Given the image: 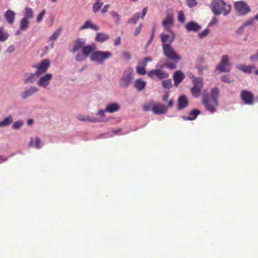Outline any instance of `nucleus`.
I'll use <instances>...</instances> for the list:
<instances>
[{"mask_svg":"<svg viewBox=\"0 0 258 258\" xmlns=\"http://www.w3.org/2000/svg\"><path fill=\"white\" fill-rule=\"evenodd\" d=\"M211 9L215 15H227L231 11V6L227 5L223 0H214L211 4Z\"/></svg>","mask_w":258,"mask_h":258,"instance_id":"obj_1","label":"nucleus"},{"mask_svg":"<svg viewBox=\"0 0 258 258\" xmlns=\"http://www.w3.org/2000/svg\"><path fill=\"white\" fill-rule=\"evenodd\" d=\"M174 38L175 34H173L169 41V43L162 44V47L163 54L168 59L177 62L181 59V57L171 46V44L174 41Z\"/></svg>","mask_w":258,"mask_h":258,"instance_id":"obj_2","label":"nucleus"},{"mask_svg":"<svg viewBox=\"0 0 258 258\" xmlns=\"http://www.w3.org/2000/svg\"><path fill=\"white\" fill-rule=\"evenodd\" d=\"M112 56L110 51H94L90 57L92 61L96 62L99 64H103L104 61Z\"/></svg>","mask_w":258,"mask_h":258,"instance_id":"obj_3","label":"nucleus"},{"mask_svg":"<svg viewBox=\"0 0 258 258\" xmlns=\"http://www.w3.org/2000/svg\"><path fill=\"white\" fill-rule=\"evenodd\" d=\"M189 78L192 79L193 87L191 92L195 97H199L200 95L201 90L203 87V79L202 78H197L192 74H191Z\"/></svg>","mask_w":258,"mask_h":258,"instance_id":"obj_4","label":"nucleus"},{"mask_svg":"<svg viewBox=\"0 0 258 258\" xmlns=\"http://www.w3.org/2000/svg\"><path fill=\"white\" fill-rule=\"evenodd\" d=\"M133 70L131 68H126L123 72L120 80L119 85L121 87L126 88L130 84L133 79Z\"/></svg>","mask_w":258,"mask_h":258,"instance_id":"obj_5","label":"nucleus"},{"mask_svg":"<svg viewBox=\"0 0 258 258\" xmlns=\"http://www.w3.org/2000/svg\"><path fill=\"white\" fill-rule=\"evenodd\" d=\"M229 57L227 55H223L220 62L217 66L216 69L221 72H229L231 70Z\"/></svg>","mask_w":258,"mask_h":258,"instance_id":"obj_6","label":"nucleus"},{"mask_svg":"<svg viewBox=\"0 0 258 258\" xmlns=\"http://www.w3.org/2000/svg\"><path fill=\"white\" fill-rule=\"evenodd\" d=\"M50 66V61L48 59H43L39 64L33 66V67L37 69L36 74L39 77L41 74L45 73Z\"/></svg>","mask_w":258,"mask_h":258,"instance_id":"obj_7","label":"nucleus"},{"mask_svg":"<svg viewBox=\"0 0 258 258\" xmlns=\"http://www.w3.org/2000/svg\"><path fill=\"white\" fill-rule=\"evenodd\" d=\"M234 6L239 15H244L250 11L249 7L243 1L235 2Z\"/></svg>","mask_w":258,"mask_h":258,"instance_id":"obj_8","label":"nucleus"},{"mask_svg":"<svg viewBox=\"0 0 258 258\" xmlns=\"http://www.w3.org/2000/svg\"><path fill=\"white\" fill-rule=\"evenodd\" d=\"M202 101L207 110L212 113H214L215 111V107L218 105V103L215 104L213 100L210 99L208 95H203Z\"/></svg>","mask_w":258,"mask_h":258,"instance_id":"obj_9","label":"nucleus"},{"mask_svg":"<svg viewBox=\"0 0 258 258\" xmlns=\"http://www.w3.org/2000/svg\"><path fill=\"white\" fill-rule=\"evenodd\" d=\"M240 97L244 104L247 105L253 104L254 96L251 92L242 90L240 93Z\"/></svg>","mask_w":258,"mask_h":258,"instance_id":"obj_10","label":"nucleus"},{"mask_svg":"<svg viewBox=\"0 0 258 258\" xmlns=\"http://www.w3.org/2000/svg\"><path fill=\"white\" fill-rule=\"evenodd\" d=\"M148 75L152 79L157 77L159 80H162L169 77L168 73H165L160 69L152 70L148 73Z\"/></svg>","mask_w":258,"mask_h":258,"instance_id":"obj_11","label":"nucleus"},{"mask_svg":"<svg viewBox=\"0 0 258 258\" xmlns=\"http://www.w3.org/2000/svg\"><path fill=\"white\" fill-rule=\"evenodd\" d=\"M173 16L172 14L168 13L166 15V18L162 22V25L165 30L170 32L172 35L173 36L174 33L170 29V27L173 25Z\"/></svg>","mask_w":258,"mask_h":258,"instance_id":"obj_12","label":"nucleus"},{"mask_svg":"<svg viewBox=\"0 0 258 258\" xmlns=\"http://www.w3.org/2000/svg\"><path fill=\"white\" fill-rule=\"evenodd\" d=\"M167 107L160 103H155L152 108V111L155 114H162L166 113Z\"/></svg>","mask_w":258,"mask_h":258,"instance_id":"obj_13","label":"nucleus"},{"mask_svg":"<svg viewBox=\"0 0 258 258\" xmlns=\"http://www.w3.org/2000/svg\"><path fill=\"white\" fill-rule=\"evenodd\" d=\"M86 43L85 39H83L82 38H77L74 42L73 44V48L70 50V51L72 53H75L80 50V49H83Z\"/></svg>","mask_w":258,"mask_h":258,"instance_id":"obj_14","label":"nucleus"},{"mask_svg":"<svg viewBox=\"0 0 258 258\" xmlns=\"http://www.w3.org/2000/svg\"><path fill=\"white\" fill-rule=\"evenodd\" d=\"M52 78V74L48 73L40 78L37 84L40 87H46L50 84Z\"/></svg>","mask_w":258,"mask_h":258,"instance_id":"obj_15","label":"nucleus"},{"mask_svg":"<svg viewBox=\"0 0 258 258\" xmlns=\"http://www.w3.org/2000/svg\"><path fill=\"white\" fill-rule=\"evenodd\" d=\"M188 105V101L185 95L180 96L177 101V107L178 110H182Z\"/></svg>","mask_w":258,"mask_h":258,"instance_id":"obj_16","label":"nucleus"},{"mask_svg":"<svg viewBox=\"0 0 258 258\" xmlns=\"http://www.w3.org/2000/svg\"><path fill=\"white\" fill-rule=\"evenodd\" d=\"M184 78V75L181 71L175 72L173 75L174 86H177Z\"/></svg>","mask_w":258,"mask_h":258,"instance_id":"obj_17","label":"nucleus"},{"mask_svg":"<svg viewBox=\"0 0 258 258\" xmlns=\"http://www.w3.org/2000/svg\"><path fill=\"white\" fill-rule=\"evenodd\" d=\"M96 49V45L95 44H92L89 45L85 46L83 47L82 49V53L84 54V56L86 57H88L89 54L92 52L95 51Z\"/></svg>","mask_w":258,"mask_h":258,"instance_id":"obj_18","label":"nucleus"},{"mask_svg":"<svg viewBox=\"0 0 258 258\" xmlns=\"http://www.w3.org/2000/svg\"><path fill=\"white\" fill-rule=\"evenodd\" d=\"M185 28L188 31L197 32L201 29V27L196 22H190L186 24Z\"/></svg>","mask_w":258,"mask_h":258,"instance_id":"obj_19","label":"nucleus"},{"mask_svg":"<svg viewBox=\"0 0 258 258\" xmlns=\"http://www.w3.org/2000/svg\"><path fill=\"white\" fill-rule=\"evenodd\" d=\"M38 91V89L37 88L32 86L24 91L21 94V97L23 99H26V98L31 96L32 94L36 93Z\"/></svg>","mask_w":258,"mask_h":258,"instance_id":"obj_20","label":"nucleus"},{"mask_svg":"<svg viewBox=\"0 0 258 258\" xmlns=\"http://www.w3.org/2000/svg\"><path fill=\"white\" fill-rule=\"evenodd\" d=\"M219 95V89L217 87H214L211 90L210 95H209L210 97V99L213 100L215 104H217Z\"/></svg>","mask_w":258,"mask_h":258,"instance_id":"obj_21","label":"nucleus"},{"mask_svg":"<svg viewBox=\"0 0 258 258\" xmlns=\"http://www.w3.org/2000/svg\"><path fill=\"white\" fill-rule=\"evenodd\" d=\"M77 119L80 121H89L91 122H97L99 120L96 117H91L88 115H78L77 117Z\"/></svg>","mask_w":258,"mask_h":258,"instance_id":"obj_22","label":"nucleus"},{"mask_svg":"<svg viewBox=\"0 0 258 258\" xmlns=\"http://www.w3.org/2000/svg\"><path fill=\"white\" fill-rule=\"evenodd\" d=\"M5 17L9 24H12L15 19V13L11 10H8L5 14Z\"/></svg>","mask_w":258,"mask_h":258,"instance_id":"obj_23","label":"nucleus"},{"mask_svg":"<svg viewBox=\"0 0 258 258\" xmlns=\"http://www.w3.org/2000/svg\"><path fill=\"white\" fill-rule=\"evenodd\" d=\"M134 86L139 91L144 90L146 86V82L141 79H138L135 81Z\"/></svg>","mask_w":258,"mask_h":258,"instance_id":"obj_24","label":"nucleus"},{"mask_svg":"<svg viewBox=\"0 0 258 258\" xmlns=\"http://www.w3.org/2000/svg\"><path fill=\"white\" fill-rule=\"evenodd\" d=\"M88 28H91L95 31H97L99 29V27L94 25L90 20L86 21L85 23L80 27V29L82 30Z\"/></svg>","mask_w":258,"mask_h":258,"instance_id":"obj_25","label":"nucleus"},{"mask_svg":"<svg viewBox=\"0 0 258 258\" xmlns=\"http://www.w3.org/2000/svg\"><path fill=\"white\" fill-rule=\"evenodd\" d=\"M120 108L119 105L117 103H110L107 105L105 111L109 113H113L117 111Z\"/></svg>","mask_w":258,"mask_h":258,"instance_id":"obj_26","label":"nucleus"},{"mask_svg":"<svg viewBox=\"0 0 258 258\" xmlns=\"http://www.w3.org/2000/svg\"><path fill=\"white\" fill-rule=\"evenodd\" d=\"M109 38V36L104 33H98L95 37V40L98 42H102L107 40Z\"/></svg>","mask_w":258,"mask_h":258,"instance_id":"obj_27","label":"nucleus"},{"mask_svg":"<svg viewBox=\"0 0 258 258\" xmlns=\"http://www.w3.org/2000/svg\"><path fill=\"white\" fill-rule=\"evenodd\" d=\"M13 117L11 115L5 117L3 120L0 121V127L9 126L13 122Z\"/></svg>","mask_w":258,"mask_h":258,"instance_id":"obj_28","label":"nucleus"},{"mask_svg":"<svg viewBox=\"0 0 258 258\" xmlns=\"http://www.w3.org/2000/svg\"><path fill=\"white\" fill-rule=\"evenodd\" d=\"M238 69L245 73L250 74L255 69V67L253 65H240L238 67Z\"/></svg>","mask_w":258,"mask_h":258,"instance_id":"obj_29","label":"nucleus"},{"mask_svg":"<svg viewBox=\"0 0 258 258\" xmlns=\"http://www.w3.org/2000/svg\"><path fill=\"white\" fill-rule=\"evenodd\" d=\"M34 17V13L33 10L29 7H26L25 8L24 17L23 18L26 19L27 20L32 19Z\"/></svg>","mask_w":258,"mask_h":258,"instance_id":"obj_30","label":"nucleus"},{"mask_svg":"<svg viewBox=\"0 0 258 258\" xmlns=\"http://www.w3.org/2000/svg\"><path fill=\"white\" fill-rule=\"evenodd\" d=\"M30 22L26 19L22 18L20 21V29L22 31H25L29 28Z\"/></svg>","mask_w":258,"mask_h":258,"instance_id":"obj_31","label":"nucleus"},{"mask_svg":"<svg viewBox=\"0 0 258 258\" xmlns=\"http://www.w3.org/2000/svg\"><path fill=\"white\" fill-rule=\"evenodd\" d=\"M103 5V3L99 1L95 3L93 6L92 10L95 13L98 12Z\"/></svg>","mask_w":258,"mask_h":258,"instance_id":"obj_32","label":"nucleus"},{"mask_svg":"<svg viewBox=\"0 0 258 258\" xmlns=\"http://www.w3.org/2000/svg\"><path fill=\"white\" fill-rule=\"evenodd\" d=\"M161 37V41L162 42V44H168L169 41L171 39V37H170L169 35L165 34L163 33H162L160 35Z\"/></svg>","mask_w":258,"mask_h":258,"instance_id":"obj_33","label":"nucleus"},{"mask_svg":"<svg viewBox=\"0 0 258 258\" xmlns=\"http://www.w3.org/2000/svg\"><path fill=\"white\" fill-rule=\"evenodd\" d=\"M140 18V14L139 13H136L133 17L127 21L128 23H133L134 24H136L138 21L139 20Z\"/></svg>","mask_w":258,"mask_h":258,"instance_id":"obj_34","label":"nucleus"},{"mask_svg":"<svg viewBox=\"0 0 258 258\" xmlns=\"http://www.w3.org/2000/svg\"><path fill=\"white\" fill-rule=\"evenodd\" d=\"M35 76H36V72L34 74L31 73L28 75L26 78L24 80L25 83H32L33 82Z\"/></svg>","mask_w":258,"mask_h":258,"instance_id":"obj_35","label":"nucleus"},{"mask_svg":"<svg viewBox=\"0 0 258 258\" xmlns=\"http://www.w3.org/2000/svg\"><path fill=\"white\" fill-rule=\"evenodd\" d=\"M62 31V29L61 28H58L53 33V34L50 36V39L54 41L59 36L60 34L61 33Z\"/></svg>","mask_w":258,"mask_h":258,"instance_id":"obj_36","label":"nucleus"},{"mask_svg":"<svg viewBox=\"0 0 258 258\" xmlns=\"http://www.w3.org/2000/svg\"><path fill=\"white\" fill-rule=\"evenodd\" d=\"M162 86L165 89H170L172 87V84L171 79L164 80L162 82Z\"/></svg>","mask_w":258,"mask_h":258,"instance_id":"obj_37","label":"nucleus"},{"mask_svg":"<svg viewBox=\"0 0 258 258\" xmlns=\"http://www.w3.org/2000/svg\"><path fill=\"white\" fill-rule=\"evenodd\" d=\"M178 20L181 23H184L185 22V16L183 11H180L178 12Z\"/></svg>","mask_w":258,"mask_h":258,"instance_id":"obj_38","label":"nucleus"},{"mask_svg":"<svg viewBox=\"0 0 258 258\" xmlns=\"http://www.w3.org/2000/svg\"><path fill=\"white\" fill-rule=\"evenodd\" d=\"M154 104V103H153V102H151V103H149L145 104L143 106V110L144 111H149L150 110H152V107H153Z\"/></svg>","mask_w":258,"mask_h":258,"instance_id":"obj_39","label":"nucleus"},{"mask_svg":"<svg viewBox=\"0 0 258 258\" xmlns=\"http://www.w3.org/2000/svg\"><path fill=\"white\" fill-rule=\"evenodd\" d=\"M166 67V68L169 69H174L176 68V66L172 62H165L164 63L162 66V67Z\"/></svg>","mask_w":258,"mask_h":258,"instance_id":"obj_40","label":"nucleus"},{"mask_svg":"<svg viewBox=\"0 0 258 258\" xmlns=\"http://www.w3.org/2000/svg\"><path fill=\"white\" fill-rule=\"evenodd\" d=\"M87 57L85 56L83 53H78L76 56V60L77 61H82L84 60Z\"/></svg>","mask_w":258,"mask_h":258,"instance_id":"obj_41","label":"nucleus"},{"mask_svg":"<svg viewBox=\"0 0 258 258\" xmlns=\"http://www.w3.org/2000/svg\"><path fill=\"white\" fill-rule=\"evenodd\" d=\"M111 15L113 17L114 19H115V23L116 24H118L120 21V17L118 14L115 12V11H112L110 13Z\"/></svg>","mask_w":258,"mask_h":258,"instance_id":"obj_42","label":"nucleus"},{"mask_svg":"<svg viewBox=\"0 0 258 258\" xmlns=\"http://www.w3.org/2000/svg\"><path fill=\"white\" fill-rule=\"evenodd\" d=\"M23 124V122L21 120L16 121L12 126L13 128L15 130L19 129Z\"/></svg>","mask_w":258,"mask_h":258,"instance_id":"obj_43","label":"nucleus"},{"mask_svg":"<svg viewBox=\"0 0 258 258\" xmlns=\"http://www.w3.org/2000/svg\"><path fill=\"white\" fill-rule=\"evenodd\" d=\"M46 14V11L44 10L40 13L38 14L36 18V21L38 23H40L43 20L44 15Z\"/></svg>","mask_w":258,"mask_h":258,"instance_id":"obj_44","label":"nucleus"},{"mask_svg":"<svg viewBox=\"0 0 258 258\" xmlns=\"http://www.w3.org/2000/svg\"><path fill=\"white\" fill-rule=\"evenodd\" d=\"M221 80L223 82L230 83L233 82V80H231L229 75H224L221 78Z\"/></svg>","mask_w":258,"mask_h":258,"instance_id":"obj_45","label":"nucleus"},{"mask_svg":"<svg viewBox=\"0 0 258 258\" xmlns=\"http://www.w3.org/2000/svg\"><path fill=\"white\" fill-rule=\"evenodd\" d=\"M200 113V111L199 109H195L191 110L189 114L190 115H194V117H192V119L194 120L196 118L197 116Z\"/></svg>","mask_w":258,"mask_h":258,"instance_id":"obj_46","label":"nucleus"},{"mask_svg":"<svg viewBox=\"0 0 258 258\" xmlns=\"http://www.w3.org/2000/svg\"><path fill=\"white\" fill-rule=\"evenodd\" d=\"M144 67L145 66H144L143 67H137V73L140 74V75H145L146 73V70H145Z\"/></svg>","mask_w":258,"mask_h":258,"instance_id":"obj_47","label":"nucleus"},{"mask_svg":"<svg viewBox=\"0 0 258 258\" xmlns=\"http://www.w3.org/2000/svg\"><path fill=\"white\" fill-rule=\"evenodd\" d=\"M186 3L187 6L189 8H192L197 4L196 0H186Z\"/></svg>","mask_w":258,"mask_h":258,"instance_id":"obj_48","label":"nucleus"},{"mask_svg":"<svg viewBox=\"0 0 258 258\" xmlns=\"http://www.w3.org/2000/svg\"><path fill=\"white\" fill-rule=\"evenodd\" d=\"M254 24V19H250L245 22L242 25L245 28L247 26L253 25Z\"/></svg>","mask_w":258,"mask_h":258,"instance_id":"obj_49","label":"nucleus"},{"mask_svg":"<svg viewBox=\"0 0 258 258\" xmlns=\"http://www.w3.org/2000/svg\"><path fill=\"white\" fill-rule=\"evenodd\" d=\"M8 38V36L3 32L2 29H0V41H4Z\"/></svg>","mask_w":258,"mask_h":258,"instance_id":"obj_50","label":"nucleus"},{"mask_svg":"<svg viewBox=\"0 0 258 258\" xmlns=\"http://www.w3.org/2000/svg\"><path fill=\"white\" fill-rule=\"evenodd\" d=\"M209 32V30L208 29H206L199 34V36L201 38H204L208 34Z\"/></svg>","mask_w":258,"mask_h":258,"instance_id":"obj_51","label":"nucleus"},{"mask_svg":"<svg viewBox=\"0 0 258 258\" xmlns=\"http://www.w3.org/2000/svg\"><path fill=\"white\" fill-rule=\"evenodd\" d=\"M35 148L37 149L40 148L41 139L39 137L35 138Z\"/></svg>","mask_w":258,"mask_h":258,"instance_id":"obj_52","label":"nucleus"},{"mask_svg":"<svg viewBox=\"0 0 258 258\" xmlns=\"http://www.w3.org/2000/svg\"><path fill=\"white\" fill-rule=\"evenodd\" d=\"M142 27H143V25L140 24V25L136 29V30L135 31L134 36H136L140 33L141 30L142 29Z\"/></svg>","mask_w":258,"mask_h":258,"instance_id":"obj_53","label":"nucleus"},{"mask_svg":"<svg viewBox=\"0 0 258 258\" xmlns=\"http://www.w3.org/2000/svg\"><path fill=\"white\" fill-rule=\"evenodd\" d=\"M244 28H245L244 26L243 25H242L236 31V34L237 35H241L243 33Z\"/></svg>","mask_w":258,"mask_h":258,"instance_id":"obj_54","label":"nucleus"},{"mask_svg":"<svg viewBox=\"0 0 258 258\" xmlns=\"http://www.w3.org/2000/svg\"><path fill=\"white\" fill-rule=\"evenodd\" d=\"M250 59L251 61H258V49L255 54L250 56Z\"/></svg>","mask_w":258,"mask_h":258,"instance_id":"obj_55","label":"nucleus"},{"mask_svg":"<svg viewBox=\"0 0 258 258\" xmlns=\"http://www.w3.org/2000/svg\"><path fill=\"white\" fill-rule=\"evenodd\" d=\"M123 56L126 60H130L131 58V55L128 52H124L123 53Z\"/></svg>","mask_w":258,"mask_h":258,"instance_id":"obj_56","label":"nucleus"},{"mask_svg":"<svg viewBox=\"0 0 258 258\" xmlns=\"http://www.w3.org/2000/svg\"><path fill=\"white\" fill-rule=\"evenodd\" d=\"M109 7L110 6L108 4L105 5L103 8L101 10L102 14H104L105 13H106L108 11Z\"/></svg>","mask_w":258,"mask_h":258,"instance_id":"obj_57","label":"nucleus"},{"mask_svg":"<svg viewBox=\"0 0 258 258\" xmlns=\"http://www.w3.org/2000/svg\"><path fill=\"white\" fill-rule=\"evenodd\" d=\"M121 43V38L120 37H117L114 40V45L115 46H118L120 45Z\"/></svg>","mask_w":258,"mask_h":258,"instance_id":"obj_58","label":"nucleus"},{"mask_svg":"<svg viewBox=\"0 0 258 258\" xmlns=\"http://www.w3.org/2000/svg\"><path fill=\"white\" fill-rule=\"evenodd\" d=\"M168 98H169V94L167 93L163 96L162 100L164 101H167L169 100Z\"/></svg>","mask_w":258,"mask_h":258,"instance_id":"obj_59","label":"nucleus"},{"mask_svg":"<svg viewBox=\"0 0 258 258\" xmlns=\"http://www.w3.org/2000/svg\"><path fill=\"white\" fill-rule=\"evenodd\" d=\"M151 60H152V59L150 57H145L144 59V66H146L147 65V62L148 61H150Z\"/></svg>","mask_w":258,"mask_h":258,"instance_id":"obj_60","label":"nucleus"},{"mask_svg":"<svg viewBox=\"0 0 258 258\" xmlns=\"http://www.w3.org/2000/svg\"><path fill=\"white\" fill-rule=\"evenodd\" d=\"M105 111H106L105 110H102V109H100V110H99L98 111L97 114L98 115H100L101 116H103L104 115V114H105Z\"/></svg>","mask_w":258,"mask_h":258,"instance_id":"obj_61","label":"nucleus"},{"mask_svg":"<svg viewBox=\"0 0 258 258\" xmlns=\"http://www.w3.org/2000/svg\"><path fill=\"white\" fill-rule=\"evenodd\" d=\"M167 102L168 106L169 107H171L173 106L174 102L172 99L169 100L167 101Z\"/></svg>","mask_w":258,"mask_h":258,"instance_id":"obj_62","label":"nucleus"},{"mask_svg":"<svg viewBox=\"0 0 258 258\" xmlns=\"http://www.w3.org/2000/svg\"><path fill=\"white\" fill-rule=\"evenodd\" d=\"M147 11H148L147 7H145L144 8V9L143 10V12H142V18H143L145 16V15H146V14L147 13Z\"/></svg>","mask_w":258,"mask_h":258,"instance_id":"obj_63","label":"nucleus"},{"mask_svg":"<svg viewBox=\"0 0 258 258\" xmlns=\"http://www.w3.org/2000/svg\"><path fill=\"white\" fill-rule=\"evenodd\" d=\"M197 68L199 70V72H202L204 69H207V67L206 66H205V67H198Z\"/></svg>","mask_w":258,"mask_h":258,"instance_id":"obj_64","label":"nucleus"}]
</instances>
